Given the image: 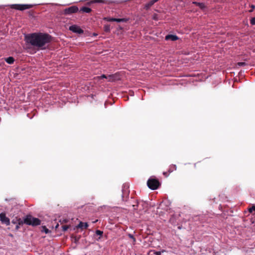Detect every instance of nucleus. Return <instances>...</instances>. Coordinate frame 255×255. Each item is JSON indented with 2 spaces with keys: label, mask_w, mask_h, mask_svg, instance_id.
<instances>
[{
  "label": "nucleus",
  "mask_w": 255,
  "mask_h": 255,
  "mask_svg": "<svg viewBox=\"0 0 255 255\" xmlns=\"http://www.w3.org/2000/svg\"><path fill=\"white\" fill-rule=\"evenodd\" d=\"M27 43L39 49L45 48L46 45L51 41V37L48 34L34 33L25 36Z\"/></svg>",
  "instance_id": "nucleus-1"
},
{
  "label": "nucleus",
  "mask_w": 255,
  "mask_h": 255,
  "mask_svg": "<svg viewBox=\"0 0 255 255\" xmlns=\"http://www.w3.org/2000/svg\"><path fill=\"white\" fill-rule=\"evenodd\" d=\"M24 223L26 225L35 226L40 225L41 221L39 219L34 218L31 215H27L24 219Z\"/></svg>",
  "instance_id": "nucleus-2"
},
{
  "label": "nucleus",
  "mask_w": 255,
  "mask_h": 255,
  "mask_svg": "<svg viewBox=\"0 0 255 255\" xmlns=\"http://www.w3.org/2000/svg\"><path fill=\"white\" fill-rule=\"evenodd\" d=\"M147 185L150 189L152 190H155L159 187L160 184L157 179L153 177H151L147 180Z\"/></svg>",
  "instance_id": "nucleus-3"
},
{
  "label": "nucleus",
  "mask_w": 255,
  "mask_h": 255,
  "mask_svg": "<svg viewBox=\"0 0 255 255\" xmlns=\"http://www.w3.org/2000/svg\"><path fill=\"white\" fill-rule=\"evenodd\" d=\"M78 11V7L77 6L74 5L66 8L64 10V13L65 14H70L72 13H76Z\"/></svg>",
  "instance_id": "nucleus-4"
},
{
  "label": "nucleus",
  "mask_w": 255,
  "mask_h": 255,
  "mask_svg": "<svg viewBox=\"0 0 255 255\" xmlns=\"http://www.w3.org/2000/svg\"><path fill=\"white\" fill-rule=\"evenodd\" d=\"M97 78L98 79L105 78L109 82H113L116 80V76L115 75H109L106 76V75L103 74L101 76L97 77Z\"/></svg>",
  "instance_id": "nucleus-5"
},
{
  "label": "nucleus",
  "mask_w": 255,
  "mask_h": 255,
  "mask_svg": "<svg viewBox=\"0 0 255 255\" xmlns=\"http://www.w3.org/2000/svg\"><path fill=\"white\" fill-rule=\"evenodd\" d=\"M31 7V5L28 4H13L12 7L20 10H23L26 9H29Z\"/></svg>",
  "instance_id": "nucleus-6"
},
{
  "label": "nucleus",
  "mask_w": 255,
  "mask_h": 255,
  "mask_svg": "<svg viewBox=\"0 0 255 255\" xmlns=\"http://www.w3.org/2000/svg\"><path fill=\"white\" fill-rule=\"evenodd\" d=\"M122 197L123 199L124 198L127 199L128 196L129 191L128 190V186L127 184H124L123 186V189H122Z\"/></svg>",
  "instance_id": "nucleus-7"
},
{
  "label": "nucleus",
  "mask_w": 255,
  "mask_h": 255,
  "mask_svg": "<svg viewBox=\"0 0 255 255\" xmlns=\"http://www.w3.org/2000/svg\"><path fill=\"white\" fill-rule=\"evenodd\" d=\"M0 220L2 224H4L6 226L9 225L10 224V220L9 218L6 216L5 214L4 213L0 214Z\"/></svg>",
  "instance_id": "nucleus-8"
},
{
  "label": "nucleus",
  "mask_w": 255,
  "mask_h": 255,
  "mask_svg": "<svg viewBox=\"0 0 255 255\" xmlns=\"http://www.w3.org/2000/svg\"><path fill=\"white\" fill-rule=\"evenodd\" d=\"M69 30L73 32L81 34L83 33V30L80 27V26L76 25H73L70 26Z\"/></svg>",
  "instance_id": "nucleus-9"
},
{
  "label": "nucleus",
  "mask_w": 255,
  "mask_h": 255,
  "mask_svg": "<svg viewBox=\"0 0 255 255\" xmlns=\"http://www.w3.org/2000/svg\"><path fill=\"white\" fill-rule=\"evenodd\" d=\"M178 39V37L175 35L168 34L165 36V40H171V41H175Z\"/></svg>",
  "instance_id": "nucleus-10"
},
{
  "label": "nucleus",
  "mask_w": 255,
  "mask_h": 255,
  "mask_svg": "<svg viewBox=\"0 0 255 255\" xmlns=\"http://www.w3.org/2000/svg\"><path fill=\"white\" fill-rule=\"evenodd\" d=\"M88 227V224L87 223H83L82 222H80L79 225L77 226V228L81 229H87Z\"/></svg>",
  "instance_id": "nucleus-11"
},
{
  "label": "nucleus",
  "mask_w": 255,
  "mask_h": 255,
  "mask_svg": "<svg viewBox=\"0 0 255 255\" xmlns=\"http://www.w3.org/2000/svg\"><path fill=\"white\" fill-rule=\"evenodd\" d=\"M156 0H151L149 2H148L145 5V8L146 9H148L150 8L154 3H155Z\"/></svg>",
  "instance_id": "nucleus-12"
},
{
  "label": "nucleus",
  "mask_w": 255,
  "mask_h": 255,
  "mask_svg": "<svg viewBox=\"0 0 255 255\" xmlns=\"http://www.w3.org/2000/svg\"><path fill=\"white\" fill-rule=\"evenodd\" d=\"M164 252V250H162L161 252L150 251L148 253V255H161V253H163Z\"/></svg>",
  "instance_id": "nucleus-13"
},
{
  "label": "nucleus",
  "mask_w": 255,
  "mask_h": 255,
  "mask_svg": "<svg viewBox=\"0 0 255 255\" xmlns=\"http://www.w3.org/2000/svg\"><path fill=\"white\" fill-rule=\"evenodd\" d=\"M92 11V9L88 7L84 6L80 9V11L85 13H90Z\"/></svg>",
  "instance_id": "nucleus-14"
},
{
  "label": "nucleus",
  "mask_w": 255,
  "mask_h": 255,
  "mask_svg": "<svg viewBox=\"0 0 255 255\" xmlns=\"http://www.w3.org/2000/svg\"><path fill=\"white\" fill-rule=\"evenodd\" d=\"M5 60L7 63L9 64H12L14 61V58L12 57H9L7 58H5Z\"/></svg>",
  "instance_id": "nucleus-15"
},
{
  "label": "nucleus",
  "mask_w": 255,
  "mask_h": 255,
  "mask_svg": "<svg viewBox=\"0 0 255 255\" xmlns=\"http://www.w3.org/2000/svg\"><path fill=\"white\" fill-rule=\"evenodd\" d=\"M91 3H107V0H93L91 1Z\"/></svg>",
  "instance_id": "nucleus-16"
},
{
  "label": "nucleus",
  "mask_w": 255,
  "mask_h": 255,
  "mask_svg": "<svg viewBox=\"0 0 255 255\" xmlns=\"http://www.w3.org/2000/svg\"><path fill=\"white\" fill-rule=\"evenodd\" d=\"M193 3L198 5L201 9H203L205 7V4L203 3L197 2H194Z\"/></svg>",
  "instance_id": "nucleus-17"
},
{
  "label": "nucleus",
  "mask_w": 255,
  "mask_h": 255,
  "mask_svg": "<svg viewBox=\"0 0 255 255\" xmlns=\"http://www.w3.org/2000/svg\"><path fill=\"white\" fill-rule=\"evenodd\" d=\"M114 21H116L118 22H126L127 21L126 19L125 18H114Z\"/></svg>",
  "instance_id": "nucleus-18"
},
{
  "label": "nucleus",
  "mask_w": 255,
  "mask_h": 255,
  "mask_svg": "<svg viewBox=\"0 0 255 255\" xmlns=\"http://www.w3.org/2000/svg\"><path fill=\"white\" fill-rule=\"evenodd\" d=\"M104 31L108 32L110 31V25L109 24L105 25L104 26Z\"/></svg>",
  "instance_id": "nucleus-19"
},
{
  "label": "nucleus",
  "mask_w": 255,
  "mask_h": 255,
  "mask_svg": "<svg viewBox=\"0 0 255 255\" xmlns=\"http://www.w3.org/2000/svg\"><path fill=\"white\" fill-rule=\"evenodd\" d=\"M176 168V166L175 165H172L170 166V169H169V172H172L174 170H175Z\"/></svg>",
  "instance_id": "nucleus-20"
},
{
  "label": "nucleus",
  "mask_w": 255,
  "mask_h": 255,
  "mask_svg": "<svg viewBox=\"0 0 255 255\" xmlns=\"http://www.w3.org/2000/svg\"><path fill=\"white\" fill-rule=\"evenodd\" d=\"M42 231L45 232L46 234H47L49 232V230L45 226L42 227Z\"/></svg>",
  "instance_id": "nucleus-21"
},
{
  "label": "nucleus",
  "mask_w": 255,
  "mask_h": 255,
  "mask_svg": "<svg viewBox=\"0 0 255 255\" xmlns=\"http://www.w3.org/2000/svg\"><path fill=\"white\" fill-rule=\"evenodd\" d=\"M237 65L238 66L241 67V66H244L247 65V64L245 62H238L237 64Z\"/></svg>",
  "instance_id": "nucleus-22"
},
{
  "label": "nucleus",
  "mask_w": 255,
  "mask_h": 255,
  "mask_svg": "<svg viewBox=\"0 0 255 255\" xmlns=\"http://www.w3.org/2000/svg\"><path fill=\"white\" fill-rule=\"evenodd\" d=\"M253 211H255V205H253L249 209V212L250 213L253 212Z\"/></svg>",
  "instance_id": "nucleus-23"
},
{
  "label": "nucleus",
  "mask_w": 255,
  "mask_h": 255,
  "mask_svg": "<svg viewBox=\"0 0 255 255\" xmlns=\"http://www.w3.org/2000/svg\"><path fill=\"white\" fill-rule=\"evenodd\" d=\"M104 19L108 21H114V18L105 17Z\"/></svg>",
  "instance_id": "nucleus-24"
},
{
  "label": "nucleus",
  "mask_w": 255,
  "mask_h": 255,
  "mask_svg": "<svg viewBox=\"0 0 255 255\" xmlns=\"http://www.w3.org/2000/svg\"><path fill=\"white\" fill-rule=\"evenodd\" d=\"M103 232L102 231H101L100 230H97L96 231V234L97 235H99V236H101L103 234Z\"/></svg>",
  "instance_id": "nucleus-25"
},
{
  "label": "nucleus",
  "mask_w": 255,
  "mask_h": 255,
  "mask_svg": "<svg viewBox=\"0 0 255 255\" xmlns=\"http://www.w3.org/2000/svg\"><path fill=\"white\" fill-rule=\"evenodd\" d=\"M152 18L154 20H157L158 19V15L157 14H154Z\"/></svg>",
  "instance_id": "nucleus-26"
},
{
  "label": "nucleus",
  "mask_w": 255,
  "mask_h": 255,
  "mask_svg": "<svg viewBox=\"0 0 255 255\" xmlns=\"http://www.w3.org/2000/svg\"><path fill=\"white\" fill-rule=\"evenodd\" d=\"M251 23L252 25H255V17H253L251 20Z\"/></svg>",
  "instance_id": "nucleus-27"
},
{
  "label": "nucleus",
  "mask_w": 255,
  "mask_h": 255,
  "mask_svg": "<svg viewBox=\"0 0 255 255\" xmlns=\"http://www.w3.org/2000/svg\"><path fill=\"white\" fill-rule=\"evenodd\" d=\"M251 7L252 8V9L249 10L250 12H252L253 11L254 9L255 8V5L252 4L251 5Z\"/></svg>",
  "instance_id": "nucleus-28"
},
{
  "label": "nucleus",
  "mask_w": 255,
  "mask_h": 255,
  "mask_svg": "<svg viewBox=\"0 0 255 255\" xmlns=\"http://www.w3.org/2000/svg\"><path fill=\"white\" fill-rule=\"evenodd\" d=\"M128 236L130 238L132 239L133 240V242L134 243L135 242V239L133 237V235H131V234H129L128 235Z\"/></svg>",
  "instance_id": "nucleus-29"
},
{
  "label": "nucleus",
  "mask_w": 255,
  "mask_h": 255,
  "mask_svg": "<svg viewBox=\"0 0 255 255\" xmlns=\"http://www.w3.org/2000/svg\"><path fill=\"white\" fill-rule=\"evenodd\" d=\"M67 229H68V227H66V226H64V227H63V230H64V231L66 230Z\"/></svg>",
  "instance_id": "nucleus-30"
},
{
  "label": "nucleus",
  "mask_w": 255,
  "mask_h": 255,
  "mask_svg": "<svg viewBox=\"0 0 255 255\" xmlns=\"http://www.w3.org/2000/svg\"><path fill=\"white\" fill-rule=\"evenodd\" d=\"M163 175H164L165 176H167L168 174L167 172H163Z\"/></svg>",
  "instance_id": "nucleus-31"
},
{
  "label": "nucleus",
  "mask_w": 255,
  "mask_h": 255,
  "mask_svg": "<svg viewBox=\"0 0 255 255\" xmlns=\"http://www.w3.org/2000/svg\"><path fill=\"white\" fill-rule=\"evenodd\" d=\"M93 35H94V36H96V35H97V34H96V33H94V34H93Z\"/></svg>",
  "instance_id": "nucleus-32"
},
{
  "label": "nucleus",
  "mask_w": 255,
  "mask_h": 255,
  "mask_svg": "<svg viewBox=\"0 0 255 255\" xmlns=\"http://www.w3.org/2000/svg\"><path fill=\"white\" fill-rule=\"evenodd\" d=\"M98 221V220H96L95 222H94V223H96Z\"/></svg>",
  "instance_id": "nucleus-33"
}]
</instances>
